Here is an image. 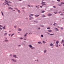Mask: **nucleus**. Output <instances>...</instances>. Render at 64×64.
Masks as SVG:
<instances>
[{
	"label": "nucleus",
	"instance_id": "f257e3e1",
	"mask_svg": "<svg viewBox=\"0 0 64 64\" xmlns=\"http://www.w3.org/2000/svg\"><path fill=\"white\" fill-rule=\"evenodd\" d=\"M30 47V48L31 49H35V48L34 47H32V46L31 45H28Z\"/></svg>",
	"mask_w": 64,
	"mask_h": 64
},
{
	"label": "nucleus",
	"instance_id": "f03ea898",
	"mask_svg": "<svg viewBox=\"0 0 64 64\" xmlns=\"http://www.w3.org/2000/svg\"><path fill=\"white\" fill-rule=\"evenodd\" d=\"M5 2H7V3H12V2H10V1H9V2H8L7 1V0H5Z\"/></svg>",
	"mask_w": 64,
	"mask_h": 64
},
{
	"label": "nucleus",
	"instance_id": "7ed1b4c3",
	"mask_svg": "<svg viewBox=\"0 0 64 64\" xmlns=\"http://www.w3.org/2000/svg\"><path fill=\"white\" fill-rule=\"evenodd\" d=\"M13 56L14 57H15L16 58H18V57L16 56H16V55H14Z\"/></svg>",
	"mask_w": 64,
	"mask_h": 64
},
{
	"label": "nucleus",
	"instance_id": "20e7f679",
	"mask_svg": "<svg viewBox=\"0 0 64 64\" xmlns=\"http://www.w3.org/2000/svg\"><path fill=\"white\" fill-rule=\"evenodd\" d=\"M56 44H57V45H58L59 44L58 43H59V42L58 41H57L56 42Z\"/></svg>",
	"mask_w": 64,
	"mask_h": 64
},
{
	"label": "nucleus",
	"instance_id": "39448f33",
	"mask_svg": "<svg viewBox=\"0 0 64 64\" xmlns=\"http://www.w3.org/2000/svg\"><path fill=\"white\" fill-rule=\"evenodd\" d=\"M48 16H51V15H52V14H48Z\"/></svg>",
	"mask_w": 64,
	"mask_h": 64
},
{
	"label": "nucleus",
	"instance_id": "423d86ee",
	"mask_svg": "<svg viewBox=\"0 0 64 64\" xmlns=\"http://www.w3.org/2000/svg\"><path fill=\"white\" fill-rule=\"evenodd\" d=\"M14 60V59H12V61H14V62H16L17 61V60Z\"/></svg>",
	"mask_w": 64,
	"mask_h": 64
},
{
	"label": "nucleus",
	"instance_id": "0eeeda50",
	"mask_svg": "<svg viewBox=\"0 0 64 64\" xmlns=\"http://www.w3.org/2000/svg\"><path fill=\"white\" fill-rule=\"evenodd\" d=\"M7 33L6 32V33H4V36H6V35H7Z\"/></svg>",
	"mask_w": 64,
	"mask_h": 64
},
{
	"label": "nucleus",
	"instance_id": "6e6552de",
	"mask_svg": "<svg viewBox=\"0 0 64 64\" xmlns=\"http://www.w3.org/2000/svg\"><path fill=\"white\" fill-rule=\"evenodd\" d=\"M29 16L31 18V19H33V18H33V17H32L31 16Z\"/></svg>",
	"mask_w": 64,
	"mask_h": 64
},
{
	"label": "nucleus",
	"instance_id": "1a4fd4ad",
	"mask_svg": "<svg viewBox=\"0 0 64 64\" xmlns=\"http://www.w3.org/2000/svg\"><path fill=\"white\" fill-rule=\"evenodd\" d=\"M44 53H46V52H47V50H44Z\"/></svg>",
	"mask_w": 64,
	"mask_h": 64
},
{
	"label": "nucleus",
	"instance_id": "9d476101",
	"mask_svg": "<svg viewBox=\"0 0 64 64\" xmlns=\"http://www.w3.org/2000/svg\"><path fill=\"white\" fill-rule=\"evenodd\" d=\"M8 9H11V10H13V8H11V7H9L8 8Z\"/></svg>",
	"mask_w": 64,
	"mask_h": 64
},
{
	"label": "nucleus",
	"instance_id": "9b49d317",
	"mask_svg": "<svg viewBox=\"0 0 64 64\" xmlns=\"http://www.w3.org/2000/svg\"><path fill=\"white\" fill-rule=\"evenodd\" d=\"M55 29H56L55 30H56V31H59V30L58 29V28H54Z\"/></svg>",
	"mask_w": 64,
	"mask_h": 64
},
{
	"label": "nucleus",
	"instance_id": "f8f14e48",
	"mask_svg": "<svg viewBox=\"0 0 64 64\" xmlns=\"http://www.w3.org/2000/svg\"><path fill=\"white\" fill-rule=\"evenodd\" d=\"M40 15H35V16L36 17H38V16H40Z\"/></svg>",
	"mask_w": 64,
	"mask_h": 64
},
{
	"label": "nucleus",
	"instance_id": "ddd939ff",
	"mask_svg": "<svg viewBox=\"0 0 64 64\" xmlns=\"http://www.w3.org/2000/svg\"><path fill=\"white\" fill-rule=\"evenodd\" d=\"M6 4H7V5H8V6H10V4H9L6 3Z\"/></svg>",
	"mask_w": 64,
	"mask_h": 64
},
{
	"label": "nucleus",
	"instance_id": "4468645a",
	"mask_svg": "<svg viewBox=\"0 0 64 64\" xmlns=\"http://www.w3.org/2000/svg\"><path fill=\"white\" fill-rule=\"evenodd\" d=\"M6 4H7V5H8V6H10V4H9L6 3Z\"/></svg>",
	"mask_w": 64,
	"mask_h": 64
},
{
	"label": "nucleus",
	"instance_id": "2eb2a0df",
	"mask_svg": "<svg viewBox=\"0 0 64 64\" xmlns=\"http://www.w3.org/2000/svg\"><path fill=\"white\" fill-rule=\"evenodd\" d=\"M5 42H9V40H5Z\"/></svg>",
	"mask_w": 64,
	"mask_h": 64
},
{
	"label": "nucleus",
	"instance_id": "dca6fc26",
	"mask_svg": "<svg viewBox=\"0 0 64 64\" xmlns=\"http://www.w3.org/2000/svg\"><path fill=\"white\" fill-rule=\"evenodd\" d=\"M57 25V24L56 23H54V24L53 25H54V26H55V25Z\"/></svg>",
	"mask_w": 64,
	"mask_h": 64
},
{
	"label": "nucleus",
	"instance_id": "f3484780",
	"mask_svg": "<svg viewBox=\"0 0 64 64\" xmlns=\"http://www.w3.org/2000/svg\"><path fill=\"white\" fill-rule=\"evenodd\" d=\"M53 44H50V46H53H53H53Z\"/></svg>",
	"mask_w": 64,
	"mask_h": 64
},
{
	"label": "nucleus",
	"instance_id": "a211bd4d",
	"mask_svg": "<svg viewBox=\"0 0 64 64\" xmlns=\"http://www.w3.org/2000/svg\"><path fill=\"white\" fill-rule=\"evenodd\" d=\"M42 43H44V44H45V43H46V42H45L44 41H43L42 42Z\"/></svg>",
	"mask_w": 64,
	"mask_h": 64
},
{
	"label": "nucleus",
	"instance_id": "6ab92c4d",
	"mask_svg": "<svg viewBox=\"0 0 64 64\" xmlns=\"http://www.w3.org/2000/svg\"><path fill=\"white\" fill-rule=\"evenodd\" d=\"M14 34H13L12 35H11V37H12V36H13V35H14Z\"/></svg>",
	"mask_w": 64,
	"mask_h": 64
},
{
	"label": "nucleus",
	"instance_id": "aec40b11",
	"mask_svg": "<svg viewBox=\"0 0 64 64\" xmlns=\"http://www.w3.org/2000/svg\"><path fill=\"white\" fill-rule=\"evenodd\" d=\"M42 17H46V16H45V15H42Z\"/></svg>",
	"mask_w": 64,
	"mask_h": 64
},
{
	"label": "nucleus",
	"instance_id": "412c9836",
	"mask_svg": "<svg viewBox=\"0 0 64 64\" xmlns=\"http://www.w3.org/2000/svg\"><path fill=\"white\" fill-rule=\"evenodd\" d=\"M48 32H52V30H48Z\"/></svg>",
	"mask_w": 64,
	"mask_h": 64
},
{
	"label": "nucleus",
	"instance_id": "4be33fe9",
	"mask_svg": "<svg viewBox=\"0 0 64 64\" xmlns=\"http://www.w3.org/2000/svg\"><path fill=\"white\" fill-rule=\"evenodd\" d=\"M46 2H43L42 3V4H45Z\"/></svg>",
	"mask_w": 64,
	"mask_h": 64
},
{
	"label": "nucleus",
	"instance_id": "5701e85b",
	"mask_svg": "<svg viewBox=\"0 0 64 64\" xmlns=\"http://www.w3.org/2000/svg\"><path fill=\"white\" fill-rule=\"evenodd\" d=\"M38 43L39 44H42V43L41 42H38Z\"/></svg>",
	"mask_w": 64,
	"mask_h": 64
},
{
	"label": "nucleus",
	"instance_id": "b1692460",
	"mask_svg": "<svg viewBox=\"0 0 64 64\" xmlns=\"http://www.w3.org/2000/svg\"><path fill=\"white\" fill-rule=\"evenodd\" d=\"M62 4H58V6H62Z\"/></svg>",
	"mask_w": 64,
	"mask_h": 64
},
{
	"label": "nucleus",
	"instance_id": "393cba45",
	"mask_svg": "<svg viewBox=\"0 0 64 64\" xmlns=\"http://www.w3.org/2000/svg\"><path fill=\"white\" fill-rule=\"evenodd\" d=\"M61 4H64V2H61Z\"/></svg>",
	"mask_w": 64,
	"mask_h": 64
},
{
	"label": "nucleus",
	"instance_id": "a878e982",
	"mask_svg": "<svg viewBox=\"0 0 64 64\" xmlns=\"http://www.w3.org/2000/svg\"><path fill=\"white\" fill-rule=\"evenodd\" d=\"M62 43H64V40H62Z\"/></svg>",
	"mask_w": 64,
	"mask_h": 64
},
{
	"label": "nucleus",
	"instance_id": "bb28decb",
	"mask_svg": "<svg viewBox=\"0 0 64 64\" xmlns=\"http://www.w3.org/2000/svg\"><path fill=\"white\" fill-rule=\"evenodd\" d=\"M47 29H50V28H47Z\"/></svg>",
	"mask_w": 64,
	"mask_h": 64
},
{
	"label": "nucleus",
	"instance_id": "cd10ccee",
	"mask_svg": "<svg viewBox=\"0 0 64 64\" xmlns=\"http://www.w3.org/2000/svg\"><path fill=\"white\" fill-rule=\"evenodd\" d=\"M30 15L32 16H34V14H30Z\"/></svg>",
	"mask_w": 64,
	"mask_h": 64
},
{
	"label": "nucleus",
	"instance_id": "c85d7f7f",
	"mask_svg": "<svg viewBox=\"0 0 64 64\" xmlns=\"http://www.w3.org/2000/svg\"><path fill=\"white\" fill-rule=\"evenodd\" d=\"M61 15H64V14H60Z\"/></svg>",
	"mask_w": 64,
	"mask_h": 64
},
{
	"label": "nucleus",
	"instance_id": "c756f323",
	"mask_svg": "<svg viewBox=\"0 0 64 64\" xmlns=\"http://www.w3.org/2000/svg\"><path fill=\"white\" fill-rule=\"evenodd\" d=\"M45 12V11L43 10L42 11V13H44Z\"/></svg>",
	"mask_w": 64,
	"mask_h": 64
},
{
	"label": "nucleus",
	"instance_id": "7c9ffc66",
	"mask_svg": "<svg viewBox=\"0 0 64 64\" xmlns=\"http://www.w3.org/2000/svg\"><path fill=\"white\" fill-rule=\"evenodd\" d=\"M2 28L3 29H6V28L5 27H3Z\"/></svg>",
	"mask_w": 64,
	"mask_h": 64
},
{
	"label": "nucleus",
	"instance_id": "2f4dec72",
	"mask_svg": "<svg viewBox=\"0 0 64 64\" xmlns=\"http://www.w3.org/2000/svg\"><path fill=\"white\" fill-rule=\"evenodd\" d=\"M18 13H20V10H18Z\"/></svg>",
	"mask_w": 64,
	"mask_h": 64
},
{
	"label": "nucleus",
	"instance_id": "473e14b6",
	"mask_svg": "<svg viewBox=\"0 0 64 64\" xmlns=\"http://www.w3.org/2000/svg\"><path fill=\"white\" fill-rule=\"evenodd\" d=\"M54 35V34H50V35Z\"/></svg>",
	"mask_w": 64,
	"mask_h": 64
},
{
	"label": "nucleus",
	"instance_id": "72a5a7b5",
	"mask_svg": "<svg viewBox=\"0 0 64 64\" xmlns=\"http://www.w3.org/2000/svg\"><path fill=\"white\" fill-rule=\"evenodd\" d=\"M18 30V31H22V29H20L19 30Z\"/></svg>",
	"mask_w": 64,
	"mask_h": 64
},
{
	"label": "nucleus",
	"instance_id": "f704fd0d",
	"mask_svg": "<svg viewBox=\"0 0 64 64\" xmlns=\"http://www.w3.org/2000/svg\"><path fill=\"white\" fill-rule=\"evenodd\" d=\"M10 57H12V54H11L10 55Z\"/></svg>",
	"mask_w": 64,
	"mask_h": 64
},
{
	"label": "nucleus",
	"instance_id": "c9c22d12",
	"mask_svg": "<svg viewBox=\"0 0 64 64\" xmlns=\"http://www.w3.org/2000/svg\"><path fill=\"white\" fill-rule=\"evenodd\" d=\"M16 27H17V26H14V28H16Z\"/></svg>",
	"mask_w": 64,
	"mask_h": 64
},
{
	"label": "nucleus",
	"instance_id": "e433bc0d",
	"mask_svg": "<svg viewBox=\"0 0 64 64\" xmlns=\"http://www.w3.org/2000/svg\"><path fill=\"white\" fill-rule=\"evenodd\" d=\"M54 13L55 14H57V12H54Z\"/></svg>",
	"mask_w": 64,
	"mask_h": 64
},
{
	"label": "nucleus",
	"instance_id": "4c0bfd02",
	"mask_svg": "<svg viewBox=\"0 0 64 64\" xmlns=\"http://www.w3.org/2000/svg\"><path fill=\"white\" fill-rule=\"evenodd\" d=\"M41 36L42 37H43V35H41Z\"/></svg>",
	"mask_w": 64,
	"mask_h": 64
},
{
	"label": "nucleus",
	"instance_id": "58836bf2",
	"mask_svg": "<svg viewBox=\"0 0 64 64\" xmlns=\"http://www.w3.org/2000/svg\"><path fill=\"white\" fill-rule=\"evenodd\" d=\"M41 26V27H43L44 26Z\"/></svg>",
	"mask_w": 64,
	"mask_h": 64
},
{
	"label": "nucleus",
	"instance_id": "ea45409f",
	"mask_svg": "<svg viewBox=\"0 0 64 64\" xmlns=\"http://www.w3.org/2000/svg\"><path fill=\"white\" fill-rule=\"evenodd\" d=\"M0 27H3V26H2L0 25Z\"/></svg>",
	"mask_w": 64,
	"mask_h": 64
},
{
	"label": "nucleus",
	"instance_id": "a19ab883",
	"mask_svg": "<svg viewBox=\"0 0 64 64\" xmlns=\"http://www.w3.org/2000/svg\"><path fill=\"white\" fill-rule=\"evenodd\" d=\"M20 46H21V45H18V47H20Z\"/></svg>",
	"mask_w": 64,
	"mask_h": 64
},
{
	"label": "nucleus",
	"instance_id": "79ce46f5",
	"mask_svg": "<svg viewBox=\"0 0 64 64\" xmlns=\"http://www.w3.org/2000/svg\"><path fill=\"white\" fill-rule=\"evenodd\" d=\"M53 7H54V8H56V6H53Z\"/></svg>",
	"mask_w": 64,
	"mask_h": 64
},
{
	"label": "nucleus",
	"instance_id": "37998d69",
	"mask_svg": "<svg viewBox=\"0 0 64 64\" xmlns=\"http://www.w3.org/2000/svg\"><path fill=\"white\" fill-rule=\"evenodd\" d=\"M0 30H2V28H0Z\"/></svg>",
	"mask_w": 64,
	"mask_h": 64
},
{
	"label": "nucleus",
	"instance_id": "c03bdc74",
	"mask_svg": "<svg viewBox=\"0 0 64 64\" xmlns=\"http://www.w3.org/2000/svg\"><path fill=\"white\" fill-rule=\"evenodd\" d=\"M60 29H63V28H60Z\"/></svg>",
	"mask_w": 64,
	"mask_h": 64
},
{
	"label": "nucleus",
	"instance_id": "a18cd8bd",
	"mask_svg": "<svg viewBox=\"0 0 64 64\" xmlns=\"http://www.w3.org/2000/svg\"><path fill=\"white\" fill-rule=\"evenodd\" d=\"M35 22H36V23H38V22L37 21H35Z\"/></svg>",
	"mask_w": 64,
	"mask_h": 64
},
{
	"label": "nucleus",
	"instance_id": "49530a36",
	"mask_svg": "<svg viewBox=\"0 0 64 64\" xmlns=\"http://www.w3.org/2000/svg\"><path fill=\"white\" fill-rule=\"evenodd\" d=\"M20 39H23V38H20Z\"/></svg>",
	"mask_w": 64,
	"mask_h": 64
},
{
	"label": "nucleus",
	"instance_id": "de8ad7c7",
	"mask_svg": "<svg viewBox=\"0 0 64 64\" xmlns=\"http://www.w3.org/2000/svg\"><path fill=\"white\" fill-rule=\"evenodd\" d=\"M2 16H4V15L3 14V13L2 12Z\"/></svg>",
	"mask_w": 64,
	"mask_h": 64
},
{
	"label": "nucleus",
	"instance_id": "09e8293b",
	"mask_svg": "<svg viewBox=\"0 0 64 64\" xmlns=\"http://www.w3.org/2000/svg\"><path fill=\"white\" fill-rule=\"evenodd\" d=\"M60 13H61V11L59 12V13L60 14Z\"/></svg>",
	"mask_w": 64,
	"mask_h": 64
},
{
	"label": "nucleus",
	"instance_id": "8fccbe9b",
	"mask_svg": "<svg viewBox=\"0 0 64 64\" xmlns=\"http://www.w3.org/2000/svg\"><path fill=\"white\" fill-rule=\"evenodd\" d=\"M40 7H41V8H42L43 7L41 6H40Z\"/></svg>",
	"mask_w": 64,
	"mask_h": 64
},
{
	"label": "nucleus",
	"instance_id": "3c124183",
	"mask_svg": "<svg viewBox=\"0 0 64 64\" xmlns=\"http://www.w3.org/2000/svg\"><path fill=\"white\" fill-rule=\"evenodd\" d=\"M10 35H11V34H9V36H10Z\"/></svg>",
	"mask_w": 64,
	"mask_h": 64
},
{
	"label": "nucleus",
	"instance_id": "603ef678",
	"mask_svg": "<svg viewBox=\"0 0 64 64\" xmlns=\"http://www.w3.org/2000/svg\"><path fill=\"white\" fill-rule=\"evenodd\" d=\"M56 47H58V45H56Z\"/></svg>",
	"mask_w": 64,
	"mask_h": 64
},
{
	"label": "nucleus",
	"instance_id": "864d4df0",
	"mask_svg": "<svg viewBox=\"0 0 64 64\" xmlns=\"http://www.w3.org/2000/svg\"><path fill=\"white\" fill-rule=\"evenodd\" d=\"M38 29H39V30L40 29V28H38Z\"/></svg>",
	"mask_w": 64,
	"mask_h": 64
},
{
	"label": "nucleus",
	"instance_id": "5fc2aeb1",
	"mask_svg": "<svg viewBox=\"0 0 64 64\" xmlns=\"http://www.w3.org/2000/svg\"><path fill=\"white\" fill-rule=\"evenodd\" d=\"M57 1H58V2H60V0H57Z\"/></svg>",
	"mask_w": 64,
	"mask_h": 64
},
{
	"label": "nucleus",
	"instance_id": "6e6d98bb",
	"mask_svg": "<svg viewBox=\"0 0 64 64\" xmlns=\"http://www.w3.org/2000/svg\"><path fill=\"white\" fill-rule=\"evenodd\" d=\"M27 34H25L24 36H27Z\"/></svg>",
	"mask_w": 64,
	"mask_h": 64
},
{
	"label": "nucleus",
	"instance_id": "4d7b16f0",
	"mask_svg": "<svg viewBox=\"0 0 64 64\" xmlns=\"http://www.w3.org/2000/svg\"><path fill=\"white\" fill-rule=\"evenodd\" d=\"M38 6H36V7H38Z\"/></svg>",
	"mask_w": 64,
	"mask_h": 64
},
{
	"label": "nucleus",
	"instance_id": "13d9d810",
	"mask_svg": "<svg viewBox=\"0 0 64 64\" xmlns=\"http://www.w3.org/2000/svg\"><path fill=\"white\" fill-rule=\"evenodd\" d=\"M26 40V38L24 39V40Z\"/></svg>",
	"mask_w": 64,
	"mask_h": 64
},
{
	"label": "nucleus",
	"instance_id": "bf43d9fd",
	"mask_svg": "<svg viewBox=\"0 0 64 64\" xmlns=\"http://www.w3.org/2000/svg\"><path fill=\"white\" fill-rule=\"evenodd\" d=\"M28 6L29 7H30V5H28Z\"/></svg>",
	"mask_w": 64,
	"mask_h": 64
},
{
	"label": "nucleus",
	"instance_id": "052dcab7",
	"mask_svg": "<svg viewBox=\"0 0 64 64\" xmlns=\"http://www.w3.org/2000/svg\"><path fill=\"white\" fill-rule=\"evenodd\" d=\"M18 30H20V28H18Z\"/></svg>",
	"mask_w": 64,
	"mask_h": 64
},
{
	"label": "nucleus",
	"instance_id": "680f3d73",
	"mask_svg": "<svg viewBox=\"0 0 64 64\" xmlns=\"http://www.w3.org/2000/svg\"><path fill=\"white\" fill-rule=\"evenodd\" d=\"M26 19H28V18H26Z\"/></svg>",
	"mask_w": 64,
	"mask_h": 64
},
{
	"label": "nucleus",
	"instance_id": "e2e57ef3",
	"mask_svg": "<svg viewBox=\"0 0 64 64\" xmlns=\"http://www.w3.org/2000/svg\"><path fill=\"white\" fill-rule=\"evenodd\" d=\"M54 41H56V40H54Z\"/></svg>",
	"mask_w": 64,
	"mask_h": 64
},
{
	"label": "nucleus",
	"instance_id": "0e129e2a",
	"mask_svg": "<svg viewBox=\"0 0 64 64\" xmlns=\"http://www.w3.org/2000/svg\"><path fill=\"white\" fill-rule=\"evenodd\" d=\"M47 34H50V33L48 32H47Z\"/></svg>",
	"mask_w": 64,
	"mask_h": 64
},
{
	"label": "nucleus",
	"instance_id": "69168bd1",
	"mask_svg": "<svg viewBox=\"0 0 64 64\" xmlns=\"http://www.w3.org/2000/svg\"><path fill=\"white\" fill-rule=\"evenodd\" d=\"M36 61H38V60H36Z\"/></svg>",
	"mask_w": 64,
	"mask_h": 64
},
{
	"label": "nucleus",
	"instance_id": "338daca9",
	"mask_svg": "<svg viewBox=\"0 0 64 64\" xmlns=\"http://www.w3.org/2000/svg\"><path fill=\"white\" fill-rule=\"evenodd\" d=\"M33 7V6L32 5V6H31V7Z\"/></svg>",
	"mask_w": 64,
	"mask_h": 64
},
{
	"label": "nucleus",
	"instance_id": "774afa93",
	"mask_svg": "<svg viewBox=\"0 0 64 64\" xmlns=\"http://www.w3.org/2000/svg\"><path fill=\"white\" fill-rule=\"evenodd\" d=\"M63 46H64V43L63 44Z\"/></svg>",
	"mask_w": 64,
	"mask_h": 64
}]
</instances>
